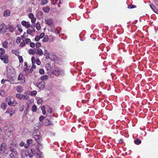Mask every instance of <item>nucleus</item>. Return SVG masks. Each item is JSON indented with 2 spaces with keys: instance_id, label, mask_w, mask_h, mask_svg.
I'll return each mask as SVG.
<instances>
[{
  "instance_id": "nucleus-56",
  "label": "nucleus",
  "mask_w": 158,
  "mask_h": 158,
  "mask_svg": "<svg viewBox=\"0 0 158 158\" xmlns=\"http://www.w3.org/2000/svg\"><path fill=\"white\" fill-rule=\"evenodd\" d=\"M44 36V34L43 33H41V34L40 35V38H43Z\"/></svg>"
},
{
  "instance_id": "nucleus-41",
  "label": "nucleus",
  "mask_w": 158,
  "mask_h": 158,
  "mask_svg": "<svg viewBox=\"0 0 158 158\" xmlns=\"http://www.w3.org/2000/svg\"><path fill=\"white\" fill-rule=\"evenodd\" d=\"M54 40L52 35H50V42H53Z\"/></svg>"
},
{
  "instance_id": "nucleus-57",
  "label": "nucleus",
  "mask_w": 158,
  "mask_h": 158,
  "mask_svg": "<svg viewBox=\"0 0 158 158\" xmlns=\"http://www.w3.org/2000/svg\"><path fill=\"white\" fill-rule=\"evenodd\" d=\"M150 7L151 8V9L152 10H154L155 6H154L152 4H150Z\"/></svg>"
},
{
  "instance_id": "nucleus-3",
  "label": "nucleus",
  "mask_w": 158,
  "mask_h": 158,
  "mask_svg": "<svg viewBox=\"0 0 158 158\" xmlns=\"http://www.w3.org/2000/svg\"><path fill=\"white\" fill-rule=\"evenodd\" d=\"M6 102L9 105L12 106H15L16 103L15 98L12 97H7L6 98Z\"/></svg>"
},
{
  "instance_id": "nucleus-48",
  "label": "nucleus",
  "mask_w": 158,
  "mask_h": 158,
  "mask_svg": "<svg viewBox=\"0 0 158 158\" xmlns=\"http://www.w3.org/2000/svg\"><path fill=\"white\" fill-rule=\"evenodd\" d=\"M35 44L33 42H31L30 44V46L32 48H34L35 47Z\"/></svg>"
},
{
  "instance_id": "nucleus-35",
  "label": "nucleus",
  "mask_w": 158,
  "mask_h": 158,
  "mask_svg": "<svg viewBox=\"0 0 158 158\" xmlns=\"http://www.w3.org/2000/svg\"><path fill=\"white\" fill-rule=\"evenodd\" d=\"M128 8L129 9H133L134 8H135L136 7V6H135L134 5H128L127 6Z\"/></svg>"
},
{
  "instance_id": "nucleus-13",
  "label": "nucleus",
  "mask_w": 158,
  "mask_h": 158,
  "mask_svg": "<svg viewBox=\"0 0 158 158\" xmlns=\"http://www.w3.org/2000/svg\"><path fill=\"white\" fill-rule=\"evenodd\" d=\"M15 29L14 27L10 25H8L6 27V29L8 30L9 31L11 32H13Z\"/></svg>"
},
{
  "instance_id": "nucleus-61",
  "label": "nucleus",
  "mask_w": 158,
  "mask_h": 158,
  "mask_svg": "<svg viewBox=\"0 0 158 158\" xmlns=\"http://www.w3.org/2000/svg\"><path fill=\"white\" fill-rule=\"evenodd\" d=\"M50 27H52L53 28L54 27H53V26H54V24H53V23L51 22V21H50Z\"/></svg>"
},
{
  "instance_id": "nucleus-12",
  "label": "nucleus",
  "mask_w": 158,
  "mask_h": 158,
  "mask_svg": "<svg viewBox=\"0 0 158 158\" xmlns=\"http://www.w3.org/2000/svg\"><path fill=\"white\" fill-rule=\"evenodd\" d=\"M10 158H17L18 157V153L17 151L11 152L10 154Z\"/></svg>"
},
{
  "instance_id": "nucleus-63",
  "label": "nucleus",
  "mask_w": 158,
  "mask_h": 158,
  "mask_svg": "<svg viewBox=\"0 0 158 158\" xmlns=\"http://www.w3.org/2000/svg\"><path fill=\"white\" fill-rule=\"evenodd\" d=\"M38 147H36V148L39 150V149L40 148V147H39L40 146H41V144L39 143H38Z\"/></svg>"
},
{
  "instance_id": "nucleus-32",
  "label": "nucleus",
  "mask_w": 158,
  "mask_h": 158,
  "mask_svg": "<svg viewBox=\"0 0 158 158\" xmlns=\"http://www.w3.org/2000/svg\"><path fill=\"white\" fill-rule=\"evenodd\" d=\"M37 109L36 106L35 105H34L32 107L31 110L33 112H35L36 111Z\"/></svg>"
},
{
  "instance_id": "nucleus-60",
  "label": "nucleus",
  "mask_w": 158,
  "mask_h": 158,
  "mask_svg": "<svg viewBox=\"0 0 158 158\" xmlns=\"http://www.w3.org/2000/svg\"><path fill=\"white\" fill-rule=\"evenodd\" d=\"M50 135L51 136H54L55 135V133H54L53 132L51 131Z\"/></svg>"
},
{
  "instance_id": "nucleus-59",
  "label": "nucleus",
  "mask_w": 158,
  "mask_h": 158,
  "mask_svg": "<svg viewBox=\"0 0 158 158\" xmlns=\"http://www.w3.org/2000/svg\"><path fill=\"white\" fill-rule=\"evenodd\" d=\"M12 52L13 53H15L16 55H17L18 53L15 50H12Z\"/></svg>"
},
{
  "instance_id": "nucleus-49",
  "label": "nucleus",
  "mask_w": 158,
  "mask_h": 158,
  "mask_svg": "<svg viewBox=\"0 0 158 158\" xmlns=\"http://www.w3.org/2000/svg\"><path fill=\"white\" fill-rule=\"evenodd\" d=\"M40 39V38L39 36L37 35L36 36L35 38V40L36 41H38Z\"/></svg>"
},
{
  "instance_id": "nucleus-11",
  "label": "nucleus",
  "mask_w": 158,
  "mask_h": 158,
  "mask_svg": "<svg viewBox=\"0 0 158 158\" xmlns=\"http://www.w3.org/2000/svg\"><path fill=\"white\" fill-rule=\"evenodd\" d=\"M19 149L21 152V156L22 158H26L28 155V153H27L26 151L24 150H22L19 148Z\"/></svg>"
},
{
  "instance_id": "nucleus-42",
  "label": "nucleus",
  "mask_w": 158,
  "mask_h": 158,
  "mask_svg": "<svg viewBox=\"0 0 158 158\" xmlns=\"http://www.w3.org/2000/svg\"><path fill=\"white\" fill-rule=\"evenodd\" d=\"M25 106L24 105L21 106L19 110L21 111H22L24 109Z\"/></svg>"
},
{
  "instance_id": "nucleus-64",
  "label": "nucleus",
  "mask_w": 158,
  "mask_h": 158,
  "mask_svg": "<svg viewBox=\"0 0 158 158\" xmlns=\"http://www.w3.org/2000/svg\"><path fill=\"white\" fill-rule=\"evenodd\" d=\"M5 80H4V79H3L1 80V83L2 84H4L5 83Z\"/></svg>"
},
{
  "instance_id": "nucleus-46",
  "label": "nucleus",
  "mask_w": 158,
  "mask_h": 158,
  "mask_svg": "<svg viewBox=\"0 0 158 158\" xmlns=\"http://www.w3.org/2000/svg\"><path fill=\"white\" fill-rule=\"evenodd\" d=\"M21 41L20 38L19 37H18L16 40V42L17 44H19L20 43Z\"/></svg>"
},
{
  "instance_id": "nucleus-43",
  "label": "nucleus",
  "mask_w": 158,
  "mask_h": 158,
  "mask_svg": "<svg viewBox=\"0 0 158 158\" xmlns=\"http://www.w3.org/2000/svg\"><path fill=\"white\" fill-rule=\"evenodd\" d=\"M44 118V116L43 115L41 116L39 118V120L41 122Z\"/></svg>"
},
{
  "instance_id": "nucleus-18",
  "label": "nucleus",
  "mask_w": 158,
  "mask_h": 158,
  "mask_svg": "<svg viewBox=\"0 0 158 158\" xmlns=\"http://www.w3.org/2000/svg\"><path fill=\"white\" fill-rule=\"evenodd\" d=\"M35 52L36 54L39 55V56H41L43 55V52L42 50L40 48H38L35 49Z\"/></svg>"
},
{
  "instance_id": "nucleus-15",
  "label": "nucleus",
  "mask_w": 158,
  "mask_h": 158,
  "mask_svg": "<svg viewBox=\"0 0 158 158\" xmlns=\"http://www.w3.org/2000/svg\"><path fill=\"white\" fill-rule=\"evenodd\" d=\"M22 25L25 27L26 28H28L30 26V23L28 22H27L25 21H23L21 23Z\"/></svg>"
},
{
  "instance_id": "nucleus-21",
  "label": "nucleus",
  "mask_w": 158,
  "mask_h": 158,
  "mask_svg": "<svg viewBox=\"0 0 158 158\" xmlns=\"http://www.w3.org/2000/svg\"><path fill=\"white\" fill-rule=\"evenodd\" d=\"M33 137L35 140L37 142L40 141L41 139V138L39 135H34Z\"/></svg>"
},
{
  "instance_id": "nucleus-20",
  "label": "nucleus",
  "mask_w": 158,
  "mask_h": 158,
  "mask_svg": "<svg viewBox=\"0 0 158 158\" xmlns=\"http://www.w3.org/2000/svg\"><path fill=\"white\" fill-rule=\"evenodd\" d=\"M55 108H50V115H51L53 117L54 116V115H57V114L55 113Z\"/></svg>"
},
{
  "instance_id": "nucleus-24",
  "label": "nucleus",
  "mask_w": 158,
  "mask_h": 158,
  "mask_svg": "<svg viewBox=\"0 0 158 158\" xmlns=\"http://www.w3.org/2000/svg\"><path fill=\"white\" fill-rule=\"evenodd\" d=\"M134 142L137 145H139L141 143V141L139 138H137L134 140Z\"/></svg>"
},
{
  "instance_id": "nucleus-1",
  "label": "nucleus",
  "mask_w": 158,
  "mask_h": 158,
  "mask_svg": "<svg viewBox=\"0 0 158 158\" xmlns=\"http://www.w3.org/2000/svg\"><path fill=\"white\" fill-rule=\"evenodd\" d=\"M5 52L4 49L0 48V59L3 61L4 63L7 64L8 62V56L7 54H5Z\"/></svg>"
},
{
  "instance_id": "nucleus-33",
  "label": "nucleus",
  "mask_w": 158,
  "mask_h": 158,
  "mask_svg": "<svg viewBox=\"0 0 158 158\" xmlns=\"http://www.w3.org/2000/svg\"><path fill=\"white\" fill-rule=\"evenodd\" d=\"M47 54V55H46V59H48L49 58V55L48 54L47 52V51L46 50H45V51L44 52V55H46V54Z\"/></svg>"
},
{
  "instance_id": "nucleus-50",
  "label": "nucleus",
  "mask_w": 158,
  "mask_h": 158,
  "mask_svg": "<svg viewBox=\"0 0 158 158\" xmlns=\"http://www.w3.org/2000/svg\"><path fill=\"white\" fill-rule=\"evenodd\" d=\"M31 41L30 39L27 38L26 39V42L27 44H28L31 42Z\"/></svg>"
},
{
  "instance_id": "nucleus-36",
  "label": "nucleus",
  "mask_w": 158,
  "mask_h": 158,
  "mask_svg": "<svg viewBox=\"0 0 158 158\" xmlns=\"http://www.w3.org/2000/svg\"><path fill=\"white\" fill-rule=\"evenodd\" d=\"M48 2L47 0H42L40 2V4L41 5H44Z\"/></svg>"
},
{
  "instance_id": "nucleus-25",
  "label": "nucleus",
  "mask_w": 158,
  "mask_h": 158,
  "mask_svg": "<svg viewBox=\"0 0 158 158\" xmlns=\"http://www.w3.org/2000/svg\"><path fill=\"white\" fill-rule=\"evenodd\" d=\"M16 90L18 93H21L23 91L22 87L21 86L18 85L17 87Z\"/></svg>"
},
{
  "instance_id": "nucleus-10",
  "label": "nucleus",
  "mask_w": 158,
  "mask_h": 158,
  "mask_svg": "<svg viewBox=\"0 0 158 158\" xmlns=\"http://www.w3.org/2000/svg\"><path fill=\"white\" fill-rule=\"evenodd\" d=\"M6 27L5 23H3L0 24V33L3 34L5 32Z\"/></svg>"
},
{
  "instance_id": "nucleus-51",
  "label": "nucleus",
  "mask_w": 158,
  "mask_h": 158,
  "mask_svg": "<svg viewBox=\"0 0 158 158\" xmlns=\"http://www.w3.org/2000/svg\"><path fill=\"white\" fill-rule=\"evenodd\" d=\"M40 73L41 74H43L44 73V70L41 69H40L39 71Z\"/></svg>"
},
{
  "instance_id": "nucleus-45",
  "label": "nucleus",
  "mask_w": 158,
  "mask_h": 158,
  "mask_svg": "<svg viewBox=\"0 0 158 158\" xmlns=\"http://www.w3.org/2000/svg\"><path fill=\"white\" fill-rule=\"evenodd\" d=\"M36 64L38 65H39L40 64H41V62L40 61V60H39V59H37L36 60Z\"/></svg>"
},
{
  "instance_id": "nucleus-38",
  "label": "nucleus",
  "mask_w": 158,
  "mask_h": 158,
  "mask_svg": "<svg viewBox=\"0 0 158 158\" xmlns=\"http://www.w3.org/2000/svg\"><path fill=\"white\" fill-rule=\"evenodd\" d=\"M18 58L20 63H22L23 62V58L21 56H19Z\"/></svg>"
},
{
  "instance_id": "nucleus-28",
  "label": "nucleus",
  "mask_w": 158,
  "mask_h": 158,
  "mask_svg": "<svg viewBox=\"0 0 158 158\" xmlns=\"http://www.w3.org/2000/svg\"><path fill=\"white\" fill-rule=\"evenodd\" d=\"M37 93L36 91L34 90L31 91L29 93V94L31 96H33L35 95Z\"/></svg>"
},
{
  "instance_id": "nucleus-19",
  "label": "nucleus",
  "mask_w": 158,
  "mask_h": 158,
  "mask_svg": "<svg viewBox=\"0 0 158 158\" xmlns=\"http://www.w3.org/2000/svg\"><path fill=\"white\" fill-rule=\"evenodd\" d=\"M50 31L53 32V34L54 33L56 35H58L60 33L59 31L57 29L54 28H51L50 30Z\"/></svg>"
},
{
  "instance_id": "nucleus-62",
  "label": "nucleus",
  "mask_w": 158,
  "mask_h": 158,
  "mask_svg": "<svg viewBox=\"0 0 158 158\" xmlns=\"http://www.w3.org/2000/svg\"><path fill=\"white\" fill-rule=\"evenodd\" d=\"M41 109L42 111L45 110V107L44 106H42V107L41 108Z\"/></svg>"
},
{
  "instance_id": "nucleus-9",
  "label": "nucleus",
  "mask_w": 158,
  "mask_h": 158,
  "mask_svg": "<svg viewBox=\"0 0 158 158\" xmlns=\"http://www.w3.org/2000/svg\"><path fill=\"white\" fill-rule=\"evenodd\" d=\"M15 113V110L12 109H9L5 113L8 116H11Z\"/></svg>"
},
{
  "instance_id": "nucleus-23",
  "label": "nucleus",
  "mask_w": 158,
  "mask_h": 158,
  "mask_svg": "<svg viewBox=\"0 0 158 158\" xmlns=\"http://www.w3.org/2000/svg\"><path fill=\"white\" fill-rule=\"evenodd\" d=\"M37 156L39 158H43V154L42 152L38 151L37 153Z\"/></svg>"
},
{
  "instance_id": "nucleus-34",
  "label": "nucleus",
  "mask_w": 158,
  "mask_h": 158,
  "mask_svg": "<svg viewBox=\"0 0 158 158\" xmlns=\"http://www.w3.org/2000/svg\"><path fill=\"white\" fill-rule=\"evenodd\" d=\"M6 104L4 103H3L1 105V107L3 109H6Z\"/></svg>"
},
{
  "instance_id": "nucleus-47",
  "label": "nucleus",
  "mask_w": 158,
  "mask_h": 158,
  "mask_svg": "<svg viewBox=\"0 0 158 158\" xmlns=\"http://www.w3.org/2000/svg\"><path fill=\"white\" fill-rule=\"evenodd\" d=\"M27 32L28 34H30L32 32V31L31 29H28L27 30Z\"/></svg>"
},
{
  "instance_id": "nucleus-14",
  "label": "nucleus",
  "mask_w": 158,
  "mask_h": 158,
  "mask_svg": "<svg viewBox=\"0 0 158 158\" xmlns=\"http://www.w3.org/2000/svg\"><path fill=\"white\" fill-rule=\"evenodd\" d=\"M38 87L40 89H43L45 86V83L44 81H41L37 84Z\"/></svg>"
},
{
  "instance_id": "nucleus-27",
  "label": "nucleus",
  "mask_w": 158,
  "mask_h": 158,
  "mask_svg": "<svg viewBox=\"0 0 158 158\" xmlns=\"http://www.w3.org/2000/svg\"><path fill=\"white\" fill-rule=\"evenodd\" d=\"M8 42L7 41L4 42L2 43V47L5 48H8Z\"/></svg>"
},
{
  "instance_id": "nucleus-40",
  "label": "nucleus",
  "mask_w": 158,
  "mask_h": 158,
  "mask_svg": "<svg viewBox=\"0 0 158 158\" xmlns=\"http://www.w3.org/2000/svg\"><path fill=\"white\" fill-rule=\"evenodd\" d=\"M25 45V41L24 40L22 42H21L20 44V46L21 47H23Z\"/></svg>"
},
{
  "instance_id": "nucleus-31",
  "label": "nucleus",
  "mask_w": 158,
  "mask_h": 158,
  "mask_svg": "<svg viewBox=\"0 0 158 158\" xmlns=\"http://www.w3.org/2000/svg\"><path fill=\"white\" fill-rule=\"evenodd\" d=\"M28 53L30 54L34 55L35 53V52L32 49H30L28 51Z\"/></svg>"
},
{
  "instance_id": "nucleus-29",
  "label": "nucleus",
  "mask_w": 158,
  "mask_h": 158,
  "mask_svg": "<svg viewBox=\"0 0 158 158\" xmlns=\"http://www.w3.org/2000/svg\"><path fill=\"white\" fill-rule=\"evenodd\" d=\"M36 28L37 30H40L41 28V26L39 22L37 23L36 26Z\"/></svg>"
},
{
  "instance_id": "nucleus-4",
  "label": "nucleus",
  "mask_w": 158,
  "mask_h": 158,
  "mask_svg": "<svg viewBox=\"0 0 158 158\" xmlns=\"http://www.w3.org/2000/svg\"><path fill=\"white\" fill-rule=\"evenodd\" d=\"M50 59L58 64H60L61 63V60L56 55L53 54H51L50 57Z\"/></svg>"
},
{
  "instance_id": "nucleus-16",
  "label": "nucleus",
  "mask_w": 158,
  "mask_h": 158,
  "mask_svg": "<svg viewBox=\"0 0 158 158\" xmlns=\"http://www.w3.org/2000/svg\"><path fill=\"white\" fill-rule=\"evenodd\" d=\"M32 140L31 139H28L27 141V144H25L24 147L26 148H27L32 143Z\"/></svg>"
},
{
  "instance_id": "nucleus-54",
  "label": "nucleus",
  "mask_w": 158,
  "mask_h": 158,
  "mask_svg": "<svg viewBox=\"0 0 158 158\" xmlns=\"http://www.w3.org/2000/svg\"><path fill=\"white\" fill-rule=\"evenodd\" d=\"M58 1V0H51L52 4L54 5Z\"/></svg>"
},
{
  "instance_id": "nucleus-52",
  "label": "nucleus",
  "mask_w": 158,
  "mask_h": 158,
  "mask_svg": "<svg viewBox=\"0 0 158 158\" xmlns=\"http://www.w3.org/2000/svg\"><path fill=\"white\" fill-rule=\"evenodd\" d=\"M29 17L31 19H32V18L34 17V16L33 15L32 13H31L29 14Z\"/></svg>"
},
{
  "instance_id": "nucleus-26",
  "label": "nucleus",
  "mask_w": 158,
  "mask_h": 158,
  "mask_svg": "<svg viewBox=\"0 0 158 158\" xmlns=\"http://www.w3.org/2000/svg\"><path fill=\"white\" fill-rule=\"evenodd\" d=\"M48 78V76L47 75H44L40 77V80L41 81L46 80Z\"/></svg>"
},
{
  "instance_id": "nucleus-55",
  "label": "nucleus",
  "mask_w": 158,
  "mask_h": 158,
  "mask_svg": "<svg viewBox=\"0 0 158 158\" xmlns=\"http://www.w3.org/2000/svg\"><path fill=\"white\" fill-rule=\"evenodd\" d=\"M25 145L23 141L21 142L19 144V145L21 147H23L24 145V146Z\"/></svg>"
},
{
  "instance_id": "nucleus-39",
  "label": "nucleus",
  "mask_w": 158,
  "mask_h": 158,
  "mask_svg": "<svg viewBox=\"0 0 158 158\" xmlns=\"http://www.w3.org/2000/svg\"><path fill=\"white\" fill-rule=\"evenodd\" d=\"M43 101L41 99H39L37 100V102L38 104H41L42 103Z\"/></svg>"
},
{
  "instance_id": "nucleus-6",
  "label": "nucleus",
  "mask_w": 158,
  "mask_h": 158,
  "mask_svg": "<svg viewBox=\"0 0 158 158\" xmlns=\"http://www.w3.org/2000/svg\"><path fill=\"white\" fill-rule=\"evenodd\" d=\"M7 148V146L6 143H2L0 146V154L4 153Z\"/></svg>"
},
{
  "instance_id": "nucleus-44",
  "label": "nucleus",
  "mask_w": 158,
  "mask_h": 158,
  "mask_svg": "<svg viewBox=\"0 0 158 158\" xmlns=\"http://www.w3.org/2000/svg\"><path fill=\"white\" fill-rule=\"evenodd\" d=\"M35 46L37 48H39L41 46V44L39 42H37Z\"/></svg>"
},
{
  "instance_id": "nucleus-53",
  "label": "nucleus",
  "mask_w": 158,
  "mask_h": 158,
  "mask_svg": "<svg viewBox=\"0 0 158 158\" xmlns=\"http://www.w3.org/2000/svg\"><path fill=\"white\" fill-rule=\"evenodd\" d=\"M31 19L32 23H34L35 22L36 19L34 17Z\"/></svg>"
},
{
  "instance_id": "nucleus-8",
  "label": "nucleus",
  "mask_w": 158,
  "mask_h": 158,
  "mask_svg": "<svg viewBox=\"0 0 158 158\" xmlns=\"http://www.w3.org/2000/svg\"><path fill=\"white\" fill-rule=\"evenodd\" d=\"M16 97L21 100H27L28 99V97L27 95H25L20 94H17Z\"/></svg>"
},
{
  "instance_id": "nucleus-2",
  "label": "nucleus",
  "mask_w": 158,
  "mask_h": 158,
  "mask_svg": "<svg viewBox=\"0 0 158 158\" xmlns=\"http://www.w3.org/2000/svg\"><path fill=\"white\" fill-rule=\"evenodd\" d=\"M17 145L14 141L11 140L9 142V144L8 148V150L11 152L16 151V148L17 147Z\"/></svg>"
},
{
  "instance_id": "nucleus-30",
  "label": "nucleus",
  "mask_w": 158,
  "mask_h": 158,
  "mask_svg": "<svg viewBox=\"0 0 158 158\" xmlns=\"http://www.w3.org/2000/svg\"><path fill=\"white\" fill-rule=\"evenodd\" d=\"M49 120L45 119L44 122V124L46 126L49 125Z\"/></svg>"
},
{
  "instance_id": "nucleus-22",
  "label": "nucleus",
  "mask_w": 158,
  "mask_h": 158,
  "mask_svg": "<svg viewBox=\"0 0 158 158\" xmlns=\"http://www.w3.org/2000/svg\"><path fill=\"white\" fill-rule=\"evenodd\" d=\"M10 10H5L3 15L5 17H7L10 15Z\"/></svg>"
},
{
  "instance_id": "nucleus-7",
  "label": "nucleus",
  "mask_w": 158,
  "mask_h": 158,
  "mask_svg": "<svg viewBox=\"0 0 158 158\" xmlns=\"http://www.w3.org/2000/svg\"><path fill=\"white\" fill-rule=\"evenodd\" d=\"M57 115H54L53 117L51 115H50V125H55L56 124V118Z\"/></svg>"
},
{
  "instance_id": "nucleus-5",
  "label": "nucleus",
  "mask_w": 158,
  "mask_h": 158,
  "mask_svg": "<svg viewBox=\"0 0 158 158\" xmlns=\"http://www.w3.org/2000/svg\"><path fill=\"white\" fill-rule=\"evenodd\" d=\"M62 73V71L60 70L57 68H56L54 70L52 71L50 76L52 77H54V75L56 76H59Z\"/></svg>"
},
{
  "instance_id": "nucleus-37",
  "label": "nucleus",
  "mask_w": 158,
  "mask_h": 158,
  "mask_svg": "<svg viewBox=\"0 0 158 158\" xmlns=\"http://www.w3.org/2000/svg\"><path fill=\"white\" fill-rule=\"evenodd\" d=\"M5 92L4 90H0V95L1 96H3L5 95Z\"/></svg>"
},
{
  "instance_id": "nucleus-58",
  "label": "nucleus",
  "mask_w": 158,
  "mask_h": 158,
  "mask_svg": "<svg viewBox=\"0 0 158 158\" xmlns=\"http://www.w3.org/2000/svg\"><path fill=\"white\" fill-rule=\"evenodd\" d=\"M31 60L32 63V64H33V62H35V57L33 56H32L31 57Z\"/></svg>"
},
{
  "instance_id": "nucleus-17",
  "label": "nucleus",
  "mask_w": 158,
  "mask_h": 158,
  "mask_svg": "<svg viewBox=\"0 0 158 158\" xmlns=\"http://www.w3.org/2000/svg\"><path fill=\"white\" fill-rule=\"evenodd\" d=\"M19 81H21V83H23L25 82V77L22 75L19 74L18 78Z\"/></svg>"
}]
</instances>
